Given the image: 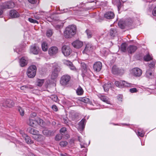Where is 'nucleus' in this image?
I'll return each mask as SVG.
<instances>
[{"mask_svg": "<svg viewBox=\"0 0 156 156\" xmlns=\"http://www.w3.org/2000/svg\"><path fill=\"white\" fill-rule=\"evenodd\" d=\"M76 27L74 25L69 26L66 27L64 32V36L67 38L73 37L76 33Z\"/></svg>", "mask_w": 156, "mask_h": 156, "instance_id": "nucleus-1", "label": "nucleus"}, {"mask_svg": "<svg viewBox=\"0 0 156 156\" xmlns=\"http://www.w3.org/2000/svg\"><path fill=\"white\" fill-rule=\"evenodd\" d=\"M43 122V120L39 118H37L34 119L30 118L27 122V123L30 126L34 128H36L38 125L42 126Z\"/></svg>", "mask_w": 156, "mask_h": 156, "instance_id": "nucleus-2", "label": "nucleus"}, {"mask_svg": "<svg viewBox=\"0 0 156 156\" xmlns=\"http://www.w3.org/2000/svg\"><path fill=\"white\" fill-rule=\"evenodd\" d=\"M37 68L35 65L30 66L28 69L27 74L28 76L30 78L34 77L36 75Z\"/></svg>", "mask_w": 156, "mask_h": 156, "instance_id": "nucleus-3", "label": "nucleus"}, {"mask_svg": "<svg viewBox=\"0 0 156 156\" xmlns=\"http://www.w3.org/2000/svg\"><path fill=\"white\" fill-rule=\"evenodd\" d=\"M53 71L51 75V78L55 80L57 78L58 76V73L60 71L61 68L58 64H55L53 66Z\"/></svg>", "mask_w": 156, "mask_h": 156, "instance_id": "nucleus-4", "label": "nucleus"}, {"mask_svg": "<svg viewBox=\"0 0 156 156\" xmlns=\"http://www.w3.org/2000/svg\"><path fill=\"white\" fill-rule=\"evenodd\" d=\"M70 79L71 77L68 74L63 75L61 78L60 83L63 86L66 85L69 83Z\"/></svg>", "mask_w": 156, "mask_h": 156, "instance_id": "nucleus-5", "label": "nucleus"}, {"mask_svg": "<svg viewBox=\"0 0 156 156\" xmlns=\"http://www.w3.org/2000/svg\"><path fill=\"white\" fill-rule=\"evenodd\" d=\"M62 53L66 56L69 55L72 52V50L69 47L68 45H63L62 48Z\"/></svg>", "mask_w": 156, "mask_h": 156, "instance_id": "nucleus-6", "label": "nucleus"}, {"mask_svg": "<svg viewBox=\"0 0 156 156\" xmlns=\"http://www.w3.org/2000/svg\"><path fill=\"white\" fill-rule=\"evenodd\" d=\"M115 84L116 86L119 87L132 86L131 84L128 83L124 81H116Z\"/></svg>", "mask_w": 156, "mask_h": 156, "instance_id": "nucleus-7", "label": "nucleus"}, {"mask_svg": "<svg viewBox=\"0 0 156 156\" xmlns=\"http://www.w3.org/2000/svg\"><path fill=\"white\" fill-rule=\"evenodd\" d=\"M131 71L132 74L136 77H140L142 73V70L138 68H133Z\"/></svg>", "mask_w": 156, "mask_h": 156, "instance_id": "nucleus-8", "label": "nucleus"}, {"mask_svg": "<svg viewBox=\"0 0 156 156\" xmlns=\"http://www.w3.org/2000/svg\"><path fill=\"white\" fill-rule=\"evenodd\" d=\"M58 48L55 46L51 47L49 49L48 53L50 56H53L58 53Z\"/></svg>", "mask_w": 156, "mask_h": 156, "instance_id": "nucleus-9", "label": "nucleus"}, {"mask_svg": "<svg viewBox=\"0 0 156 156\" xmlns=\"http://www.w3.org/2000/svg\"><path fill=\"white\" fill-rule=\"evenodd\" d=\"M63 62L64 64L68 66L71 70L74 71L76 70V69L75 67L71 62L67 60H64L63 61Z\"/></svg>", "mask_w": 156, "mask_h": 156, "instance_id": "nucleus-10", "label": "nucleus"}, {"mask_svg": "<svg viewBox=\"0 0 156 156\" xmlns=\"http://www.w3.org/2000/svg\"><path fill=\"white\" fill-rule=\"evenodd\" d=\"M102 63L100 62H97L94 65V69L96 72L100 71L102 68Z\"/></svg>", "mask_w": 156, "mask_h": 156, "instance_id": "nucleus-11", "label": "nucleus"}, {"mask_svg": "<svg viewBox=\"0 0 156 156\" xmlns=\"http://www.w3.org/2000/svg\"><path fill=\"white\" fill-rule=\"evenodd\" d=\"M86 122L85 119H83L79 123L78 129L80 131L83 130L85 127Z\"/></svg>", "mask_w": 156, "mask_h": 156, "instance_id": "nucleus-12", "label": "nucleus"}, {"mask_svg": "<svg viewBox=\"0 0 156 156\" xmlns=\"http://www.w3.org/2000/svg\"><path fill=\"white\" fill-rule=\"evenodd\" d=\"M39 48L34 44L31 46L30 48V52L34 54L37 55L39 51Z\"/></svg>", "mask_w": 156, "mask_h": 156, "instance_id": "nucleus-13", "label": "nucleus"}, {"mask_svg": "<svg viewBox=\"0 0 156 156\" xmlns=\"http://www.w3.org/2000/svg\"><path fill=\"white\" fill-rule=\"evenodd\" d=\"M14 105V103L12 100L8 99L3 102V105L4 107H11L13 106Z\"/></svg>", "mask_w": 156, "mask_h": 156, "instance_id": "nucleus-14", "label": "nucleus"}, {"mask_svg": "<svg viewBox=\"0 0 156 156\" xmlns=\"http://www.w3.org/2000/svg\"><path fill=\"white\" fill-rule=\"evenodd\" d=\"M72 44L74 48H79L83 46V42L80 41L76 40L73 42Z\"/></svg>", "mask_w": 156, "mask_h": 156, "instance_id": "nucleus-15", "label": "nucleus"}, {"mask_svg": "<svg viewBox=\"0 0 156 156\" xmlns=\"http://www.w3.org/2000/svg\"><path fill=\"white\" fill-rule=\"evenodd\" d=\"M42 133L44 135L46 136H53L55 132L53 131H51L48 129H45L42 131Z\"/></svg>", "mask_w": 156, "mask_h": 156, "instance_id": "nucleus-16", "label": "nucleus"}, {"mask_svg": "<svg viewBox=\"0 0 156 156\" xmlns=\"http://www.w3.org/2000/svg\"><path fill=\"white\" fill-rule=\"evenodd\" d=\"M104 17L107 19H113L115 16L114 13L111 11L107 12L104 15Z\"/></svg>", "mask_w": 156, "mask_h": 156, "instance_id": "nucleus-17", "label": "nucleus"}, {"mask_svg": "<svg viewBox=\"0 0 156 156\" xmlns=\"http://www.w3.org/2000/svg\"><path fill=\"white\" fill-rule=\"evenodd\" d=\"M137 49L136 46L134 45H130L128 47L127 50L128 52L130 54L134 52Z\"/></svg>", "mask_w": 156, "mask_h": 156, "instance_id": "nucleus-18", "label": "nucleus"}, {"mask_svg": "<svg viewBox=\"0 0 156 156\" xmlns=\"http://www.w3.org/2000/svg\"><path fill=\"white\" fill-rule=\"evenodd\" d=\"M19 62L20 66L23 67L27 65L28 61L26 57H23L20 59Z\"/></svg>", "mask_w": 156, "mask_h": 156, "instance_id": "nucleus-19", "label": "nucleus"}, {"mask_svg": "<svg viewBox=\"0 0 156 156\" xmlns=\"http://www.w3.org/2000/svg\"><path fill=\"white\" fill-rule=\"evenodd\" d=\"M9 16L12 18H15L19 16V14L15 10H12L9 12Z\"/></svg>", "mask_w": 156, "mask_h": 156, "instance_id": "nucleus-20", "label": "nucleus"}, {"mask_svg": "<svg viewBox=\"0 0 156 156\" xmlns=\"http://www.w3.org/2000/svg\"><path fill=\"white\" fill-rule=\"evenodd\" d=\"M92 46L89 44H87L86 45L85 49L83 51V53L87 54L89 52L92 51Z\"/></svg>", "mask_w": 156, "mask_h": 156, "instance_id": "nucleus-21", "label": "nucleus"}, {"mask_svg": "<svg viewBox=\"0 0 156 156\" xmlns=\"http://www.w3.org/2000/svg\"><path fill=\"white\" fill-rule=\"evenodd\" d=\"M33 138L39 142L43 141L45 139L44 136L41 134H37L36 135V136L33 137Z\"/></svg>", "mask_w": 156, "mask_h": 156, "instance_id": "nucleus-22", "label": "nucleus"}, {"mask_svg": "<svg viewBox=\"0 0 156 156\" xmlns=\"http://www.w3.org/2000/svg\"><path fill=\"white\" fill-rule=\"evenodd\" d=\"M99 98L103 102L108 104H110V101L107 97L104 95H101L99 97Z\"/></svg>", "mask_w": 156, "mask_h": 156, "instance_id": "nucleus-23", "label": "nucleus"}, {"mask_svg": "<svg viewBox=\"0 0 156 156\" xmlns=\"http://www.w3.org/2000/svg\"><path fill=\"white\" fill-rule=\"evenodd\" d=\"M120 70L116 66H114L112 68V73L114 74H118L120 73Z\"/></svg>", "mask_w": 156, "mask_h": 156, "instance_id": "nucleus-24", "label": "nucleus"}, {"mask_svg": "<svg viewBox=\"0 0 156 156\" xmlns=\"http://www.w3.org/2000/svg\"><path fill=\"white\" fill-rule=\"evenodd\" d=\"M23 138H24L26 142L28 144H31L33 143V141L31 140L30 137L27 134H24Z\"/></svg>", "mask_w": 156, "mask_h": 156, "instance_id": "nucleus-25", "label": "nucleus"}, {"mask_svg": "<svg viewBox=\"0 0 156 156\" xmlns=\"http://www.w3.org/2000/svg\"><path fill=\"white\" fill-rule=\"evenodd\" d=\"M111 84L110 82H108L107 83L105 84L103 86L104 91L105 92L108 91L109 88L111 87Z\"/></svg>", "mask_w": 156, "mask_h": 156, "instance_id": "nucleus-26", "label": "nucleus"}, {"mask_svg": "<svg viewBox=\"0 0 156 156\" xmlns=\"http://www.w3.org/2000/svg\"><path fill=\"white\" fill-rule=\"evenodd\" d=\"M41 47L43 51H46L48 48L47 43L46 42H43L42 44Z\"/></svg>", "mask_w": 156, "mask_h": 156, "instance_id": "nucleus-27", "label": "nucleus"}, {"mask_svg": "<svg viewBox=\"0 0 156 156\" xmlns=\"http://www.w3.org/2000/svg\"><path fill=\"white\" fill-rule=\"evenodd\" d=\"M127 44L126 43H122L121 45V50L123 52H126L127 50Z\"/></svg>", "mask_w": 156, "mask_h": 156, "instance_id": "nucleus-28", "label": "nucleus"}, {"mask_svg": "<svg viewBox=\"0 0 156 156\" xmlns=\"http://www.w3.org/2000/svg\"><path fill=\"white\" fill-rule=\"evenodd\" d=\"M29 133L34 135H37L39 134L38 131L33 128H30L29 131Z\"/></svg>", "mask_w": 156, "mask_h": 156, "instance_id": "nucleus-29", "label": "nucleus"}, {"mask_svg": "<svg viewBox=\"0 0 156 156\" xmlns=\"http://www.w3.org/2000/svg\"><path fill=\"white\" fill-rule=\"evenodd\" d=\"M77 95H82L83 93V90L81 87L79 86L76 90Z\"/></svg>", "mask_w": 156, "mask_h": 156, "instance_id": "nucleus-30", "label": "nucleus"}, {"mask_svg": "<svg viewBox=\"0 0 156 156\" xmlns=\"http://www.w3.org/2000/svg\"><path fill=\"white\" fill-rule=\"evenodd\" d=\"M152 73L153 72L151 69H148L146 72V76L148 78H151L152 76Z\"/></svg>", "mask_w": 156, "mask_h": 156, "instance_id": "nucleus-31", "label": "nucleus"}, {"mask_svg": "<svg viewBox=\"0 0 156 156\" xmlns=\"http://www.w3.org/2000/svg\"><path fill=\"white\" fill-rule=\"evenodd\" d=\"M144 59L146 61H149L152 59V58L149 54H147L144 56Z\"/></svg>", "mask_w": 156, "mask_h": 156, "instance_id": "nucleus-32", "label": "nucleus"}, {"mask_svg": "<svg viewBox=\"0 0 156 156\" xmlns=\"http://www.w3.org/2000/svg\"><path fill=\"white\" fill-rule=\"evenodd\" d=\"M137 134L138 136L141 137L144 136V133L142 130L141 129H139Z\"/></svg>", "mask_w": 156, "mask_h": 156, "instance_id": "nucleus-33", "label": "nucleus"}, {"mask_svg": "<svg viewBox=\"0 0 156 156\" xmlns=\"http://www.w3.org/2000/svg\"><path fill=\"white\" fill-rule=\"evenodd\" d=\"M14 6V3L12 2H10L7 3L6 4L5 8H8V9H10L12 8Z\"/></svg>", "mask_w": 156, "mask_h": 156, "instance_id": "nucleus-34", "label": "nucleus"}, {"mask_svg": "<svg viewBox=\"0 0 156 156\" xmlns=\"http://www.w3.org/2000/svg\"><path fill=\"white\" fill-rule=\"evenodd\" d=\"M53 33V30L51 29H49L46 32V34L47 36L48 37H51Z\"/></svg>", "mask_w": 156, "mask_h": 156, "instance_id": "nucleus-35", "label": "nucleus"}, {"mask_svg": "<svg viewBox=\"0 0 156 156\" xmlns=\"http://www.w3.org/2000/svg\"><path fill=\"white\" fill-rule=\"evenodd\" d=\"M60 132L62 135H65L67 133L66 128L65 127L62 128L60 130Z\"/></svg>", "mask_w": 156, "mask_h": 156, "instance_id": "nucleus-36", "label": "nucleus"}, {"mask_svg": "<svg viewBox=\"0 0 156 156\" xmlns=\"http://www.w3.org/2000/svg\"><path fill=\"white\" fill-rule=\"evenodd\" d=\"M118 24L119 27L122 29H124L126 26L123 22H119Z\"/></svg>", "mask_w": 156, "mask_h": 156, "instance_id": "nucleus-37", "label": "nucleus"}, {"mask_svg": "<svg viewBox=\"0 0 156 156\" xmlns=\"http://www.w3.org/2000/svg\"><path fill=\"white\" fill-rule=\"evenodd\" d=\"M44 80H38L37 82V85L38 86H41L44 83Z\"/></svg>", "mask_w": 156, "mask_h": 156, "instance_id": "nucleus-38", "label": "nucleus"}, {"mask_svg": "<svg viewBox=\"0 0 156 156\" xmlns=\"http://www.w3.org/2000/svg\"><path fill=\"white\" fill-rule=\"evenodd\" d=\"M116 31L115 29H111L110 31V35L111 36L113 37L115 36V35L116 33Z\"/></svg>", "mask_w": 156, "mask_h": 156, "instance_id": "nucleus-39", "label": "nucleus"}, {"mask_svg": "<svg viewBox=\"0 0 156 156\" xmlns=\"http://www.w3.org/2000/svg\"><path fill=\"white\" fill-rule=\"evenodd\" d=\"M50 98L52 100L55 102L57 101L58 100V97L56 95H51L50 97Z\"/></svg>", "mask_w": 156, "mask_h": 156, "instance_id": "nucleus-40", "label": "nucleus"}, {"mask_svg": "<svg viewBox=\"0 0 156 156\" xmlns=\"http://www.w3.org/2000/svg\"><path fill=\"white\" fill-rule=\"evenodd\" d=\"M18 110L20 115L22 116H23L24 114V110L21 107H20L18 108Z\"/></svg>", "mask_w": 156, "mask_h": 156, "instance_id": "nucleus-41", "label": "nucleus"}, {"mask_svg": "<svg viewBox=\"0 0 156 156\" xmlns=\"http://www.w3.org/2000/svg\"><path fill=\"white\" fill-rule=\"evenodd\" d=\"M67 144V142L66 141H62L60 142L59 143V145L62 147H66Z\"/></svg>", "mask_w": 156, "mask_h": 156, "instance_id": "nucleus-42", "label": "nucleus"}, {"mask_svg": "<svg viewBox=\"0 0 156 156\" xmlns=\"http://www.w3.org/2000/svg\"><path fill=\"white\" fill-rule=\"evenodd\" d=\"M81 101L85 103H87L89 102V99L86 97H83L81 98Z\"/></svg>", "mask_w": 156, "mask_h": 156, "instance_id": "nucleus-43", "label": "nucleus"}, {"mask_svg": "<svg viewBox=\"0 0 156 156\" xmlns=\"http://www.w3.org/2000/svg\"><path fill=\"white\" fill-rule=\"evenodd\" d=\"M88 38H91L92 37V34L90 30H87L86 31Z\"/></svg>", "mask_w": 156, "mask_h": 156, "instance_id": "nucleus-44", "label": "nucleus"}, {"mask_svg": "<svg viewBox=\"0 0 156 156\" xmlns=\"http://www.w3.org/2000/svg\"><path fill=\"white\" fill-rule=\"evenodd\" d=\"M63 24L62 23H61L60 24H57L54 25L55 27L56 28L57 30L58 29L61 28L62 27Z\"/></svg>", "mask_w": 156, "mask_h": 156, "instance_id": "nucleus-45", "label": "nucleus"}, {"mask_svg": "<svg viewBox=\"0 0 156 156\" xmlns=\"http://www.w3.org/2000/svg\"><path fill=\"white\" fill-rule=\"evenodd\" d=\"M28 20L31 23H37V24L38 23V22L37 21L31 18H29L28 19Z\"/></svg>", "mask_w": 156, "mask_h": 156, "instance_id": "nucleus-46", "label": "nucleus"}, {"mask_svg": "<svg viewBox=\"0 0 156 156\" xmlns=\"http://www.w3.org/2000/svg\"><path fill=\"white\" fill-rule=\"evenodd\" d=\"M62 136L60 134H58L56 135L55 137V140L56 141H59L62 138Z\"/></svg>", "mask_w": 156, "mask_h": 156, "instance_id": "nucleus-47", "label": "nucleus"}, {"mask_svg": "<svg viewBox=\"0 0 156 156\" xmlns=\"http://www.w3.org/2000/svg\"><path fill=\"white\" fill-rule=\"evenodd\" d=\"M155 66V63L154 62H153L149 64L148 66L149 67V69H151L154 68Z\"/></svg>", "mask_w": 156, "mask_h": 156, "instance_id": "nucleus-48", "label": "nucleus"}, {"mask_svg": "<svg viewBox=\"0 0 156 156\" xmlns=\"http://www.w3.org/2000/svg\"><path fill=\"white\" fill-rule=\"evenodd\" d=\"M117 6L118 8V10H119L122 7V3L119 1L117 5Z\"/></svg>", "mask_w": 156, "mask_h": 156, "instance_id": "nucleus-49", "label": "nucleus"}, {"mask_svg": "<svg viewBox=\"0 0 156 156\" xmlns=\"http://www.w3.org/2000/svg\"><path fill=\"white\" fill-rule=\"evenodd\" d=\"M129 91L131 92L132 93H133L136 92L137 90L136 88H133L130 89L129 90Z\"/></svg>", "mask_w": 156, "mask_h": 156, "instance_id": "nucleus-50", "label": "nucleus"}, {"mask_svg": "<svg viewBox=\"0 0 156 156\" xmlns=\"http://www.w3.org/2000/svg\"><path fill=\"white\" fill-rule=\"evenodd\" d=\"M37 115V114L36 113L33 112L32 113L31 115L30 116V118H31V119H34V118Z\"/></svg>", "mask_w": 156, "mask_h": 156, "instance_id": "nucleus-51", "label": "nucleus"}, {"mask_svg": "<svg viewBox=\"0 0 156 156\" xmlns=\"http://www.w3.org/2000/svg\"><path fill=\"white\" fill-rule=\"evenodd\" d=\"M52 108L55 111H57L58 110L57 107L55 105H53L52 106Z\"/></svg>", "mask_w": 156, "mask_h": 156, "instance_id": "nucleus-52", "label": "nucleus"}, {"mask_svg": "<svg viewBox=\"0 0 156 156\" xmlns=\"http://www.w3.org/2000/svg\"><path fill=\"white\" fill-rule=\"evenodd\" d=\"M152 14L153 16H156V6L154 8L153 10Z\"/></svg>", "mask_w": 156, "mask_h": 156, "instance_id": "nucleus-53", "label": "nucleus"}, {"mask_svg": "<svg viewBox=\"0 0 156 156\" xmlns=\"http://www.w3.org/2000/svg\"><path fill=\"white\" fill-rule=\"evenodd\" d=\"M27 88V87L26 86H23L20 87V89L22 90H25Z\"/></svg>", "mask_w": 156, "mask_h": 156, "instance_id": "nucleus-54", "label": "nucleus"}, {"mask_svg": "<svg viewBox=\"0 0 156 156\" xmlns=\"http://www.w3.org/2000/svg\"><path fill=\"white\" fill-rule=\"evenodd\" d=\"M78 139L79 141L80 142V143H83V140L80 136H78Z\"/></svg>", "mask_w": 156, "mask_h": 156, "instance_id": "nucleus-55", "label": "nucleus"}, {"mask_svg": "<svg viewBox=\"0 0 156 156\" xmlns=\"http://www.w3.org/2000/svg\"><path fill=\"white\" fill-rule=\"evenodd\" d=\"M28 1L30 3L34 4L36 2V0H28Z\"/></svg>", "mask_w": 156, "mask_h": 156, "instance_id": "nucleus-56", "label": "nucleus"}, {"mask_svg": "<svg viewBox=\"0 0 156 156\" xmlns=\"http://www.w3.org/2000/svg\"><path fill=\"white\" fill-rule=\"evenodd\" d=\"M81 66L83 68V69H85L86 68V65L84 63H82Z\"/></svg>", "mask_w": 156, "mask_h": 156, "instance_id": "nucleus-57", "label": "nucleus"}, {"mask_svg": "<svg viewBox=\"0 0 156 156\" xmlns=\"http://www.w3.org/2000/svg\"><path fill=\"white\" fill-rule=\"evenodd\" d=\"M122 96L121 95H119L118 96V99L119 100L122 101Z\"/></svg>", "mask_w": 156, "mask_h": 156, "instance_id": "nucleus-58", "label": "nucleus"}, {"mask_svg": "<svg viewBox=\"0 0 156 156\" xmlns=\"http://www.w3.org/2000/svg\"><path fill=\"white\" fill-rule=\"evenodd\" d=\"M20 133L21 134L22 136L23 137V135L24 134H26L24 133V131L22 130H21L20 131Z\"/></svg>", "mask_w": 156, "mask_h": 156, "instance_id": "nucleus-59", "label": "nucleus"}, {"mask_svg": "<svg viewBox=\"0 0 156 156\" xmlns=\"http://www.w3.org/2000/svg\"><path fill=\"white\" fill-rule=\"evenodd\" d=\"M3 13V10L1 9H0V16H1L2 15Z\"/></svg>", "mask_w": 156, "mask_h": 156, "instance_id": "nucleus-60", "label": "nucleus"}, {"mask_svg": "<svg viewBox=\"0 0 156 156\" xmlns=\"http://www.w3.org/2000/svg\"><path fill=\"white\" fill-rule=\"evenodd\" d=\"M80 145L81 147V148L85 147V146H84V144H82V143H80Z\"/></svg>", "mask_w": 156, "mask_h": 156, "instance_id": "nucleus-61", "label": "nucleus"}, {"mask_svg": "<svg viewBox=\"0 0 156 156\" xmlns=\"http://www.w3.org/2000/svg\"><path fill=\"white\" fill-rule=\"evenodd\" d=\"M60 156H66V155L65 154H61Z\"/></svg>", "mask_w": 156, "mask_h": 156, "instance_id": "nucleus-62", "label": "nucleus"}, {"mask_svg": "<svg viewBox=\"0 0 156 156\" xmlns=\"http://www.w3.org/2000/svg\"><path fill=\"white\" fill-rule=\"evenodd\" d=\"M35 18L36 19L38 20V19H39L40 17H39V16H36V17H35Z\"/></svg>", "mask_w": 156, "mask_h": 156, "instance_id": "nucleus-63", "label": "nucleus"}, {"mask_svg": "<svg viewBox=\"0 0 156 156\" xmlns=\"http://www.w3.org/2000/svg\"><path fill=\"white\" fill-rule=\"evenodd\" d=\"M122 125L123 126L127 125V124L125 123H122Z\"/></svg>", "mask_w": 156, "mask_h": 156, "instance_id": "nucleus-64", "label": "nucleus"}]
</instances>
